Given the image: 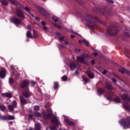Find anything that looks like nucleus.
<instances>
[{"mask_svg":"<svg viewBox=\"0 0 130 130\" xmlns=\"http://www.w3.org/2000/svg\"><path fill=\"white\" fill-rule=\"evenodd\" d=\"M31 85H36V82H35L34 81L32 80L31 81Z\"/></svg>","mask_w":130,"mask_h":130,"instance_id":"obj_52","label":"nucleus"},{"mask_svg":"<svg viewBox=\"0 0 130 130\" xmlns=\"http://www.w3.org/2000/svg\"><path fill=\"white\" fill-rule=\"evenodd\" d=\"M71 38H75V36L71 35Z\"/></svg>","mask_w":130,"mask_h":130,"instance_id":"obj_60","label":"nucleus"},{"mask_svg":"<svg viewBox=\"0 0 130 130\" xmlns=\"http://www.w3.org/2000/svg\"><path fill=\"white\" fill-rule=\"evenodd\" d=\"M16 14L17 17H19V18H21L22 19H24V18H25V16H24V14L23 13V11H22L21 9H16Z\"/></svg>","mask_w":130,"mask_h":130,"instance_id":"obj_10","label":"nucleus"},{"mask_svg":"<svg viewBox=\"0 0 130 130\" xmlns=\"http://www.w3.org/2000/svg\"><path fill=\"white\" fill-rule=\"evenodd\" d=\"M33 32H34V38H36V37H37L38 36L37 32L34 30H33Z\"/></svg>","mask_w":130,"mask_h":130,"instance_id":"obj_44","label":"nucleus"},{"mask_svg":"<svg viewBox=\"0 0 130 130\" xmlns=\"http://www.w3.org/2000/svg\"><path fill=\"white\" fill-rule=\"evenodd\" d=\"M25 10L26 11V12H27L28 13H30V9H29V8H28L27 7L25 8Z\"/></svg>","mask_w":130,"mask_h":130,"instance_id":"obj_47","label":"nucleus"},{"mask_svg":"<svg viewBox=\"0 0 130 130\" xmlns=\"http://www.w3.org/2000/svg\"><path fill=\"white\" fill-rule=\"evenodd\" d=\"M82 42H83V43H85L86 46H89L90 45L89 42H88V41H86L85 40H83L82 41Z\"/></svg>","mask_w":130,"mask_h":130,"instance_id":"obj_39","label":"nucleus"},{"mask_svg":"<svg viewBox=\"0 0 130 130\" xmlns=\"http://www.w3.org/2000/svg\"><path fill=\"white\" fill-rule=\"evenodd\" d=\"M5 76H6V70H2L0 72V77L2 79H4L5 78Z\"/></svg>","mask_w":130,"mask_h":130,"instance_id":"obj_23","label":"nucleus"},{"mask_svg":"<svg viewBox=\"0 0 130 130\" xmlns=\"http://www.w3.org/2000/svg\"><path fill=\"white\" fill-rule=\"evenodd\" d=\"M105 84L106 87L108 90H112L113 89V87L112 86V85L110 84V83H109V82H106Z\"/></svg>","mask_w":130,"mask_h":130,"instance_id":"obj_21","label":"nucleus"},{"mask_svg":"<svg viewBox=\"0 0 130 130\" xmlns=\"http://www.w3.org/2000/svg\"><path fill=\"white\" fill-rule=\"evenodd\" d=\"M90 62H91V63H92V64H95V60H91L90 61Z\"/></svg>","mask_w":130,"mask_h":130,"instance_id":"obj_49","label":"nucleus"},{"mask_svg":"<svg viewBox=\"0 0 130 130\" xmlns=\"http://www.w3.org/2000/svg\"><path fill=\"white\" fill-rule=\"evenodd\" d=\"M35 130H40L41 129V127H40V123H38L35 124Z\"/></svg>","mask_w":130,"mask_h":130,"instance_id":"obj_26","label":"nucleus"},{"mask_svg":"<svg viewBox=\"0 0 130 130\" xmlns=\"http://www.w3.org/2000/svg\"><path fill=\"white\" fill-rule=\"evenodd\" d=\"M84 20L86 24L89 27V29L93 30L96 26V24L98 22H100V20L96 17H93L90 15H86L84 18Z\"/></svg>","mask_w":130,"mask_h":130,"instance_id":"obj_1","label":"nucleus"},{"mask_svg":"<svg viewBox=\"0 0 130 130\" xmlns=\"http://www.w3.org/2000/svg\"><path fill=\"white\" fill-rule=\"evenodd\" d=\"M102 15H103V16H104V15H105V13H102Z\"/></svg>","mask_w":130,"mask_h":130,"instance_id":"obj_63","label":"nucleus"},{"mask_svg":"<svg viewBox=\"0 0 130 130\" xmlns=\"http://www.w3.org/2000/svg\"><path fill=\"white\" fill-rule=\"evenodd\" d=\"M7 119H9V120H14V119H15V117L12 115H9L7 117Z\"/></svg>","mask_w":130,"mask_h":130,"instance_id":"obj_31","label":"nucleus"},{"mask_svg":"<svg viewBox=\"0 0 130 130\" xmlns=\"http://www.w3.org/2000/svg\"><path fill=\"white\" fill-rule=\"evenodd\" d=\"M73 33L74 34H78L77 32H73Z\"/></svg>","mask_w":130,"mask_h":130,"instance_id":"obj_64","label":"nucleus"},{"mask_svg":"<svg viewBox=\"0 0 130 130\" xmlns=\"http://www.w3.org/2000/svg\"><path fill=\"white\" fill-rule=\"evenodd\" d=\"M120 124L124 128H128L130 126V117H127L126 119H122L119 121Z\"/></svg>","mask_w":130,"mask_h":130,"instance_id":"obj_4","label":"nucleus"},{"mask_svg":"<svg viewBox=\"0 0 130 130\" xmlns=\"http://www.w3.org/2000/svg\"><path fill=\"white\" fill-rule=\"evenodd\" d=\"M62 80L65 82V81H67L68 80V76L64 75L62 77Z\"/></svg>","mask_w":130,"mask_h":130,"instance_id":"obj_43","label":"nucleus"},{"mask_svg":"<svg viewBox=\"0 0 130 130\" xmlns=\"http://www.w3.org/2000/svg\"><path fill=\"white\" fill-rule=\"evenodd\" d=\"M11 22L15 24V25H20L21 23H22V20L19 19L17 18H13L12 20H11Z\"/></svg>","mask_w":130,"mask_h":130,"instance_id":"obj_11","label":"nucleus"},{"mask_svg":"<svg viewBox=\"0 0 130 130\" xmlns=\"http://www.w3.org/2000/svg\"><path fill=\"white\" fill-rule=\"evenodd\" d=\"M27 30H31V26L30 25H28L27 27Z\"/></svg>","mask_w":130,"mask_h":130,"instance_id":"obj_54","label":"nucleus"},{"mask_svg":"<svg viewBox=\"0 0 130 130\" xmlns=\"http://www.w3.org/2000/svg\"><path fill=\"white\" fill-rule=\"evenodd\" d=\"M26 37H27V38H33L32 34H31V31H28L26 32Z\"/></svg>","mask_w":130,"mask_h":130,"instance_id":"obj_27","label":"nucleus"},{"mask_svg":"<svg viewBox=\"0 0 130 130\" xmlns=\"http://www.w3.org/2000/svg\"><path fill=\"white\" fill-rule=\"evenodd\" d=\"M57 87H58V83L56 82L54 83V89H57Z\"/></svg>","mask_w":130,"mask_h":130,"instance_id":"obj_40","label":"nucleus"},{"mask_svg":"<svg viewBox=\"0 0 130 130\" xmlns=\"http://www.w3.org/2000/svg\"><path fill=\"white\" fill-rule=\"evenodd\" d=\"M105 92L104 89L102 88H99L98 89L97 93L98 95H101V94H103V92Z\"/></svg>","mask_w":130,"mask_h":130,"instance_id":"obj_24","label":"nucleus"},{"mask_svg":"<svg viewBox=\"0 0 130 130\" xmlns=\"http://www.w3.org/2000/svg\"><path fill=\"white\" fill-rule=\"evenodd\" d=\"M51 122L53 124H54L55 126L52 125L50 126V129L51 130H57V128H56V126L60 125L59 120L55 116H53V117L51 119Z\"/></svg>","mask_w":130,"mask_h":130,"instance_id":"obj_5","label":"nucleus"},{"mask_svg":"<svg viewBox=\"0 0 130 130\" xmlns=\"http://www.w3.org/2000/svg\"><path fill=\"white\" fill-rule=\"evenodd\" d=\"M56 35L58 36L59 41H63L64 40L63 36H61L59 32H56Z\"/></svg>","mask_w":130,"mask_h":130,"instance_id":"obj_22","label":"nucleus"},{"mask_svg":"<svg viewBox=\"0 0 130 130\" xmlns=\"http://www.w3.org/2000/svg\"><path fill=\"white\" fill-rule=\"evenodd\" d=\"M12 4H13V5H15V6H18V3L16 2L15 0H9Z\"/></svg>","mask_w":130,"mask_h":130,"instance_id":"obj_34","label":"nucleus"},{"mask_svg":"<svg viewBox=\"0 0 130 130\" xmlns=\"http://www.w3.org/2000/svg\"><path fill=\"white\" fill-rule=\"evenodd\" d=\"M39 109H40L39 106H35L34 107V111H38V110H39Z\"/></svg>","mask_w":130,"mask_h":130,"instance_id":"obj_36","label":"nucleus"},{"mask_svg":"<svg viewBox=\"0 0 130 130\" xmlns=\"http://www.w3.org/2000/svg\"><path fill=\"white\" fill-rule=\"evenodd\" d=\"M79 42L81 44V43H82V41L79 40Z\"/></svg>","mask_w":130,"mask_h":130,"instance_id":"obj_62","label":"nucleus"},{"mask_svg":"<svg viewBox=\"0 0 130 130\" xmlns=\"http://www.w3.org/2000/svg\"><path fill=\"white\" fill-rule=\"evenodd\" d=\"M43 31H45V32H48V28L46 26V25L43 26Z\"/></svg>","mask_w":130,"mask_h":130,"instance_id":"obj_35","label":"nucleus"},{"mask_svg":"<svg viewBox=\"0 0 130 130\" xmlns=\"http://www.w3.org/2000/svg\"><path fill=\"white\" fill-rule=\"evenodd\" d=\"M91 59V56L88 54H82L81 56L77 57V60L83 64H87V62L85 61V59Z\"/></svg>","mask_w":130,"mask_h":130,"instance_id":"obj_3","label":"nucleus"},{"mask_svg":"<svg viewBox=\"0 0 130 130\" xmlns=\"http://www.w3.org/2000/svg\"><path fill=\"white\" fill-rule=\"evenodd\" d=\"M10 68H11V70H14V66H13V65H11V66H10Z\"/></svg>","mask_w":130,"mask_h":130,"instance_id":"obj_57","label":"nucleus"},{"mask_svg":"<svg viewBox=\"0 0 130 130\" xmlns=\"http://www.w3.org/2000/svg\"><path fill=\"white\" fill-rule=\"evenodd\" d=\"M107 32L109 35H112L113 36H114V35H116L117 34L118 30L114 26H111L107 29Z\"/></svg>","mask_w":130,"mask_h":130,"instance_id":"obj_6","label":"nucleus"},{"mask_svg":"<svg viewBox=\"0 0 130 130\" xmlns=\"http://www.w3.org/2000/svg\"><path fill=\"white\" fill-rule=\"evenodd\" d=\"M22 95L25 98H28V97H30V94L29 93V89H27L23 91Z\"/></svg>","mask_w":130,"mask_h":130,"instance_id":"obj_15","label":"nucleus"},{"mask_svg":"<svg viewBox=\"0 0 130 130\" xmlns=\"http://www.w3.org/2000/svg\"><path fill=\"white\" fill-rule=\"evenodd\" d=\"M0 119H2V120H8V117H7V116L0 115Z\"/></svg>","mask_w":130,"mask_h":130,"instance_id":"obj_29","label":"nucleus"},{"mask_svg":"<svg viewBox=\"0 0 130 130\" xmlns=\"http://www.w3.org/2000/svg\"><path fill=\"white\" fill-rule=\"evenodd\" d=\"M58 47L59 48H66V46L63 44H59L58 45Z\"/></svg>","mask_w":130,"mask_h":130,"instance_id":"obj_41","label":"nucleus"},{"mask_svg":"<svg viewBox=\"0 0 130 130\" xmlns=\"http://www.w3.org/2000/svg\"><path fill=\"white\" fill-rule=\"evenodd\" d=\"M53 112L52 111L51 109L48 110L47 111V113L44 114H43V117L45 118H49V117H51V116H53Z\"/></svg>","mask_w":130,"mask_h":130,"instance_id":"obj_8","label":"nucleus"},{"mask_svg":"<svg viewBox=\"0 0 130 130\" xmlns=\"http://www.w3.org/2000/svg\"><path fill=\"white\" fill-rule=\"evenodd\" d=\"M38 10L40 14H42V15H43V16H45V17H46L47 18H49V14L45 11V9L38 6Z\"/></svg>","mask_w":130,"mask_h":130,"instance_id":"obj_7","label":"nucleus"},{"mask_svg":"<svg viewBox=\"0 0 130 130\" xmlns=\"http://www.w3.org/2000/svg\"><path fill=\"white\" fill-rule=\"evenodd\" d=\"M52 20H53V21H54V22H59V18L56 16H53L52 18Z\"/></svg>","mask_w":130,"mask_h":130,"instance_id":"obj_28","label":"nucleus"},{"mask_svg":"<svg viewBox=\"0 0 130 130\" xmlns=\"http://www.w3.org/2000/svg\"><path fill=\"white\" fill-rule=\"evenodd\" d=\"M65 44H66V45H68V44H69V42L68 41H66Z\"/></svg>","mask_w":130,"mask_h":130,"instance_id":"obj_58","label":"nucleus"},{"mask_svg":"<svg viewBox=\"0 0 130 130\" xmlns=\"http://www.w3.org/2000/svg\"><path fill=\"white\" fill-rule=\"evenodd\" d=\"M19 99H20V104L22 105H25V104H27L29 103V101H26L24 97L22 96H19Z\"/></svg>","mask_w":130,"mask_h":130,"instance_id":"obj_12","label":"nucleus"},{"mask_svg":"<svg viewBox=\"0 0 130 130\" xmlns=\"http://www.w3.org/2000/svg\"><path fill=\"white\" fill-rule=\"evenodd\" d=\"M122 98L125 101H127V102H130V98L129 97L127 96V95L125 94H123L122 95Z\"/></svg>","mask_w":130,"mask_h":130,"instance_id":"obj_18","label":"nucleus"},{"mask_svg":"<svg viewBox=\"0 0 130 130\" xmlns=\"http://www.w3.org/2000/svg\"><path fill=\"white\" fill-rule=\"evenodd\" d=\"M114 102H116V103H119L120 102V99L119 98L117 97L114 100Z\"/></svg>","mask_w":130,"mask_h":130,"instance_id":"obj_33","label":"nucleus"},{"mask_svg":"<svg viewBox=\"0 0 130 130\" xmlns=\"http://www.w3.org/2000/svg\"><path fill=\"white\" fill-rule=\"evenodd\" d=\"M92 54L93 55H94V56H97V55H98V53L96 52L93 53Z\"/></svg>","mask_w":130,"mask_h":130,"instance_id":"obj_53","label":"nucleus"},{"mask_svg":"<svg viewBox=\"0 0 130 130\" xmlns=\"http://www.w3.org/2000/svg\"><path fill=\"white\" fill-rule=\"evenodd\" d=\"M35 115H36V116H37L38 117H41V114H40L39 112H36L35 113Z\"/></svg>","mask_w":130,"mask_h":130,"instance_id":"obj_42","label":"nucleus"},{"mask_svg":"<svg viewBox=\"0 0 130 130\" xmlns=\"http://www.w3.org/2000/svg\"><path fill=\"white\" fill-rule=\"evenodd\" d=\"M108 3H110V4H113V1L112 0H106Z\"/></svg>","mask_w":130,"mask_h":130,"instance_id":"obj_48","label":"nucleus"},{"mask_svg":"<svg viewBox=\"0 0 130 130\" xmlns=\"http://www.w3.org/2000/svg\"><path fill=\"white\" fill-rule=\"evenodd\" d=\"M13 83H14V80H13V78H9V83L13 84Z\"/></svg>","mask_w":130,"mask_h":130,"instance_id":"obj_45","label":"nucleus"},{"mask_svg":"<svg viewBox=\"0 0 130 130\" xmlns=\"http://www.w3.org/2000/svg\"><path fill=\"white\" fill-rule=\"evenodd\" d=\"M35 19L36 20H37V21H40V19H39V17H36Z\"/></svg>","mask_w":130,"mask_h":130,"instance_id":"obj_59","label":"nucleus"},{"mask_svg":"<svg viewBox=\"0 0 130 130\" xmlns=\"http://www.w3.org/2000/svg\"><path fill=\"white\" fill-rule=\"evenodd\" d=\"M17 101H13L12 102V105H9L8 106V109L10 110V111H14V108H16L17 107Z\"/></svg>","mask_w":130,"mask_h":130,"instance_id":"obj_9","label":"nucleus"},{"mask_svg":"<svg viewBox=\"0 0 130 130\" xmlns=\"http://www.w3.org/2000/svg\"><path fill=\"white\" fill-rule=\"evenodd\" d=\"M2 95L3 96V97H7V98H12V97H13L12 94L9 92L3 93L2 94Z\"/></svg>","mask_w":130,"mask_h":130,"instance_id":"obj_19","label":"nucleus"},{"mask_svg":"<svg viewBox=\"0 0 130 130\" xmlns=\"http://www.w3.org/2000/svg\"><path fill=\"white\" fill-rule=\"evenodd\" d=\"M28 117H29V118H30V119H32V115L29 114V115H28Z\"/></svg>","mask_w":130,"mask_h":130,"instance_id":"obj_56","label":"nucleus"},{"mask_svg":"<svg viewBox=\"0 0 130 130\" xmlns=\"http://www.w3.org/2000/svg\"><path fill=\"white\" fill-rule=\"evenodd\" d=\"M64 120L65 122H67V123L68 124H69V125H75V123H74V122L70 121V120L68 119V118H64Z\"/></svg>","mask_w":130,"mask_h":130,"instance_id":"obj_20","label":"nucleus"},{"mask_svg":"<svg viewBox=\"0 0 130 130\" xmlns=\"http://www.w3.org/2000/svg\"><path fill=\"white\" fill-rule=\"evenodd\" d=\"M82 78L84 80V82L85 83H88V82H89V80H88V78H87V77H86V76H83L82 77Z\"/></svg>","mask_w":130,"mask_h":130,"instance_id":"obj_32","label":"nucleus"},{"mask_svg":"<svg viewBox=\"0 0 130 130\" xmlns=\"http://www.w3.org/2000/svg\"><path fill=\"white\" fill-rule=\"evenodd\" d=\"M41 24H42L43 27V26H46V22H45V21H42L41 22Z\"/></svg>","mask_w":130,"mask_h":130,"instance_id":"obj_46","label":"nucleus"},{"mask_svg":"<svg viewBox=\"0 0 130 130\" xmlns=\"http://www.w3.org/2000/svg\"><path fill=\"white\" fill-rule=\"evenodd\" d=\"M125 54H126L127 57H128V58H129V59H130V52L129 51H126L125 52Z\"/></svg>","mask_w":130,"mask_h":130,"instance_id":"obj_37","label":"nucleus"},{"mask_svg":"<svg viewBox=\"0 0 130 130\" xmlns=\"http://www.w3.org/2000/svg\"><path fill=\"white\" fill-rule=\"evenodd\" d=\"M28 84H29V81L24 80L21 83L20 87L26 88V87L28 86Z\"/></svg>","mask_w":130,"mask_h":130,"instance_id":"obj_14","label":"nucleus"},{"mask_svg":"<svg viewBox=\"0 0 130 130\" xmlns=\"http://www.w3.org/2000/svg\"><path fill=\"white\" fill-rule=\"evenodd\" d=\"M29 130H33V128L30 127V128H29Z\"/></svg>","mask_w":130,"mask_h":130,"instance_id":"obj_61","label":"nucleus"},{"mask_svg":"<svg viewBox=\"0 0 130 130\" xmlns=\"http://www.w3.org/2000/svg\"><path fill=\"white\" fill-rule=\"evenodd\" d=\"M69 67L71 71H75L76 68H77V70L75 71V75H79L80 74V72H81V67H80L79 64L76 62L75 58L73 57V59L70 61L69 63Z\"/></svg>","mask_w":130,"mask_h":130,"instance_id":"obj_2","label":"nucleus"},{"mask_svg":"<svg viewBox=\"0 0 130 130\" xmlns=\"http://www.w3.org/2000/svg\"><path fill=\"white\" fill-rule=\"evenodd\" d=\"M56 25V27H58V28H60V29H61V26L58 24H55Z\"/></svg>","mask_w":130,"mask_h":130,"instance_id":"obj_50","label":"nucleus"},{"mask_svg":"<svg viewBox=\"0 0 130 130\" xmlns=\"http://www.w3.org/2000/svg\"><path fill=\"white\" fill-rule=\"evenodd\" d=\"M118 71L119 73H121V74H127V75L130 76V72L125 70L124 68H120Z\"/></svg>","mask_w":130,"mask_h":130,"instance_id":"obj_13","label":"nucleus"},{"mask_svg":"<svg viewBox=\"0 0 130 130\" xmlns=\"http://www.w3.org/2000/svg\"><path fill=\"white\" fill-rule=\"evenodd\" d=\"M113 95H114V94L112 92H110L107 93V94L106 95L107 100L111 101V100H112V99L111 98L112 97V96H113Z\"/></svg>","mask_w":130,"mask_h":130,"instance_id":"obj_16","label":"nucleus"},{"mask_svg":"<svg viewBox=\"0 0 130 130\" xmlns=\"http://www.w3.org/2000/svg\"><path fill=\"white\" fill-rule=\"evenodd\" d=\"M112 81L113 82V83H115L116 82V80L114 78H112Z\"/></svg>","mask_w":130,"mask_h":130,"instance_id":"obj_55","label":"nucleus"},{"mask_svg":"<svg viewBox=\"0 0 130 130\" xmlns=\"http://www.w3.org/2000/svg\"><path fill=\"white\" fill-rule=\"evenodd\" d=\"M0 109L2 110V111H5L6 107L5 106L0 105Z\"/></svg>","mask_w":130,"mask_h":130,"instance_id":"obj_38","label":"nucleus"},{"mask_svg":"<svg viewBox=\"0 0 130 130\" xmlns=\"http://www.w3.org/2000/svg\"><path fill=\"white\" fill-rule=\"evenodd\" d=\"M1 3L4 6H8L9 4V3H8V2L5 0H1Z\"/></svg>","mask_w":130,"mask_h":130,"instance_id":"obj_30","label":"nucleus"},{"mask_svg":"<svg viewBox=\"0 0 130 130\" xmlns=\"http://www.w3.org/2000/svg\"><path fill=\"white\" fill-rule=\"evenodd\" d=\"M103 75H106V74H107V71H106V70L102 72Z\"/></svg>","mask_w":130,"mask_h":130,"instance_id":"obj_51","label":"nucleus"},{"mask_svg":"<svg viewBox=\"0 0 130 130\" xmlns=\"http://www.w3.org/2000/svg\"><path fill=\"white\" fill-rule=\"evenodd\" d=\"M86 74L88 75L89 78L90 79H94V74L91 73V72H87Z\"/></svg>","mask_w":130,"mask_h":130,"instance_id":"obj_25","label":"nucleus"},{"mask_svg":"<svg viewBox=\"0 0 130 130\" xmlns=\"http://www.w3.org/2000/svg\"><path fill=\"white\" fill-rule=\"evenodd\" d=\"M124 34L125 36H126L127 37H130V28H126L124 31Z\"/></svg>","mask_w":130,"mask_h":130,"instance_id":"obj_17","label":"nucleus"}]
</instances>
